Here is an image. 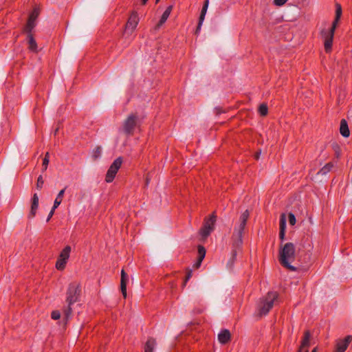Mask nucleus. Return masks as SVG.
Returning <instances> with one entry per match:
<instances>
[{"label": "nucleus", "instance_id": "47", "mask_svg": "<svg viewBox=\"0 0 352 352\" xmlns=\"http://www.w3.org/2000/svg\"><path fill=\"white\" fill-rule=\"evenodd\" d=\"M305 352H309V351H308V350H305Z\"/></svg>", "mask_w": 352, "mask_h": 352}, {"label": "nucleus", "instance_id": "9", "mask_svg": "<svg viewBox=\"0 0 352 352\" xmlns=\"http://www.w3.org/2000/svg\"><path fill=\"white\" fill-rule=\"evenodd\" d=\"M138 17L136 13H133L131 16L129 17L125 28V32L124 34H131L133 30L135 29V28L138 25Z\"/></svg>", "mask_w": 352, "mask_h": 352}, {"label": "nucleus", "instance_id": "40", "mask_svg": "<svg viewBox=\"0 0 352 352\" xmlns=\"http://www.w3.org/2000/svg\"><path fill=\"white\" fill-rule=\"evenodd\" d=\"M191 276H192V271H191V270H190V271L188 272V274H187L186 277V280H185V281H184V284H183V287H184V286L186 285V282H187V281H188V280L191 278Z\"/></svg>", "mask_w": 352, "mask_h": 352}, {"label": "nucleus", "instance_id": "11", "mask_svg": "<svg viewBox=\"0 0 352 352\" xmlns=\"http://www.w3.org/2000/svg\"><path fill=\"white\" fill-rule=\"evenodd\" d=\"M322 36L324 39V49L327 52H329L332 46V42L333 38V35L328 33V32L325 30H322L321 31Z\"/></svg>", "mask_w": 352, "mask_h": 352}, {"label": "nucleus", "instance_id": "5", "mask_svg": "<svg viewBox=\"0 0 352 352\" xmlns=\"http://www.w3.org/2000/svg\"><path fill=\"white\" fill-rule=\"evenodd\" d=\"M71 247L67 245L60 252L58 258L56 263V267L57 270H63L65 269L67 261L69 257Z\"/></svg>", "mask_w": 352, "mask_h": 352}, {"label": "nucleus", "instance_id": "19", "mask_svg": "<svg viewBox=\"0 0 352 352\" xmlns=\"http://www.w3.org/2000/svg\"><path fill=\"white\" fill-rule=\"evenodd\" d=\"M340 132L341 135L345 138L349 137L350 135L347 122L344 119H342L340 122Z\"/></svg>", "mask_w": 352, "mask_h": 352}, {"label": "nucleus", "instance_id": "6", "mask_svg": "<svg viewBox=\"0 0 352 352\" xmlns=\"http://www.w3.org/2000/svg\"><path fill=\"white\" fill-rule=\"evenodd\" d=\"M122 159L120 157H118L110 166V167L107 173V175H106V182H107L109 183L113 180L118 169L120 168V167L122 164Z\"/></svg>", "mask_w": 352, "mask_h": 352}, {"label": "nucleus", "instance_id": "16", "mask_svg": "<svg viewBox=\"0 0 352 352\" xmlns=\"http://www.w3.org/2000/svg\"><path fill=\"white\" fill-rule=\"evenodd\" d=\"M286 229V217L285 214H282L280 219V232L279 237L281 240L285 238V232Z\"/></svg>", "mask_w": 352, "mask_h": 352}, {"label": "nucleus", "instance_id": "44", "mask_svg": "<svg viewBox=\"0 0 352 352\" xmlns=\"http://www.w3.org/2000/svg\"><path fill=\"white\" fill-rule=\"evenodd\" d=\"M148 0H142V4H145Z\"/></svg>", "mask_w": 352, "mask_h": 352}, {"label": "nucleus", "instance_id": "35", "mask_svg": "<svg viewBox=\"0 0 352 352\" xmlns=\"http://www.w3.org/2000/svg\"><path fill=\"white\" fill-rule=\"evenodd\" d=\"M60 317V314L58 311H53L52 312V318L54 320H58Z\"/></svg>", "mask_w": 352, "mask_h": 352}, {"label": "nucleus", "instance_id": "32", "mask_svg": "<svg viewBox=\"0 0 352 352\" xmlns=\"http://www.w3.org/2000/svg\"><path fill=\"white\" fill-rule=\"evenodd\" d=\"M338 21H336V19L335 18V19L333 22V24H332V27L328 33L331 34V35H334L335 30L336 28Z\"/></svg>", "mask_w": 352, "mask_h": 352}, {"label": "nucleus", "instance_id": "27", "mask_svg": "<svg viewBox=\"0 0 352 352\" xmlns=\"http://www.w3.org/2000/svg\"><path fill=\"white\" fill-rule=\"evenodd\" d=\"M36 21L33 20L32 19H28L26 27H25V31L27 33H30L31 31L33 30V28L36 25Z\"/></svg>", "mask_w": 352, "mask_h": 352}, {"label": "nucleus", "instance_id": "20", "mask_svg": "<svg viewBox=\"0 0 352 352\" xmlns=\"http://www.w3.org/2000/svg\"><path fill=\"white\" fill-rule=\"evenodd\" d=\"M28 45H29V49L32 52H36L37 51V44L36 43V41L32 36L30 33H28Z\"/></svg>", "mask_w": 352, "mask_h": 352}, {"label": "nucleus", "instance_id": "17", "mask_svg": "<svg viewBox=\"0 0 352 352\" xmlns=\"http://www.w3.org/2000/svg\"><path fill=\"white\" fill-rule=\"evenodd\" d=\"M242 235L243 234L239 235V234L233 233V250H236L237 251L241 248L243 243Z\"/></svg>", "mask_w": 352, "mask_h": 352}, {"label": "nucleus", "instance_id": "30", "mask_svg": "<svg viewBox=\"0 0 352 352\" xmlns=\"http://www.w3.org/2000/svg\"><path fill=\"white\" fill-rule=\"evenodd\" d=\"M49 164V153H47L45 154V156L43 159V170H45L47 168V165Z\"/></svg>", "mask_w": 352, "mask_h": 352}, {"label": "nucleus", "instance_id": "37", "mask_svg": "<svg viewBox=\"0 0 352 352\" xmlns=\"http://www.w3.org/2000/svg\"><path fill=\"white\" fill-rule=\"evenodd\" d=\"M287 0H274V3L275 5L281 6L284 5Z\"/></svg>", "mask_w": 352, "mask_h": 352}, {"label": "nucleus", "instance_id": "39", "mask_svg": "<svg viewBox=\"0 0 352 352\" xmlns=\"http://www.w3.org/2000/svg\"><path fill=\"white\" fill-rule=\"evenodd\" d=\"M55 210L56 209H54V206H53L47 216V218L46 220L47 221H49L50 220V219L52 218V217L54 215Z\"/></svg>", "mask_w": 352, "mask_h": 352}, {"label": "nucleus", "instance_id": "4", "mask_svg": "<svg viewBox=\"0 0 352 352\" xmlns=\"http://www.w3.org/2000/svg\"><path fill=\"white\" fill-rule=\"evenodd\" d=\"M217 217L212 214L210 218L206 219L204 227L200 231L201 235L204 239H206L214 228V223Z\"/></svg>", "mask_w": 352, "mask_h": 352}, {"label": "nucleus", "instance_id": "38", "mask_svg": "<svg viewBox=\"0 0 352 352\" xmlns=\"http://www.w3.org/2000/svg\"><path fill=\"white\" fill-rule=\"evenodd\" d=\"M205 16H206V14L201 12L198 23H200V25L203 24L204 19H205Z\"/></svg>", "mask_w": 352, "mask_h": 352}, {"label": "nucleus", "instance_id": "28", "mask_svg": "<svg viewBox=\"0 0 352 352\" xmlns=\"http://www.w3.org/2000/svg\"><path fill=\"white\" fill-rule=\"evenodd\" d=\"M342 14V8L341 6L338 3L336 4V21H339Z\"/></svg>", "mask_w": 352, "mask_h": 352}, {"label": "nucleus", "instance_id": "14", "mask_svg": "<svg viewBox=\"0 0 352 352\" xmlns=\"http://www.w3.org/2000/svg\"><path fill=\"white\" fill-rule=\"evenodd\" d=\"M126 280H127V274L122 270L121 272L120 289H121L122 294L124 298L126 297Z\"/></svg>", "mask_w": 352, "mask_h": 352}, {"label": "nucleus", "instance_id": "1", "mask_svg": "<svg viewBox=\"0 0 352 352\" xmlns=\"http://www.w3.org/2000/svg\"><path fill=\"white\" fill-rule=\"evenodd\" d=\"M296 257V252L294 243L288 242L284 244L279 252V261L280 264L285 268L296 271V267L292 265Z\"/></svg>", "mask_w": 352, "mask_h": 352}, {"label": "nucleus", "instance_id": "46", "mask_svg": "<svg viewBox=\"0 0 352 352\" xmlns=\"http://www.w3.org/2000/svg\"><path fill=\"white\" fill-rule=\"evenodd\" d=\"M316 351H317V348H315V349L312 351V352H316Z\"/></svg>", "mask_w": 352, "mask_h": 352}, {"label": "nucleus", "instance_id": "7", "mask_svg": "<svg viewBox=\"0 0 352 352\" xmlns=\"http://www.w3.org/2000/svg\"><path fill=\"white\" fill-rule=\"evenodd\" d=\"M137 124V117L131 114L130 115L123 123V131L127 134L130 135L133 133L135 126Z\"/></svg>", "mask_w": 352, "mask_h": 352}, {"label": "nucleus", "instance_id": "34", "mask_svg": "<svg viewBox=\"0 0 352 352\" xmlns=\"http://www.w3.org/2000/svg\"><path fill=\"white\" fill-rule=\"evenodd\" d=\"M289 222L292 226L295 225L296 222V219L294 214L291 212L289 213Z\"/></svg>", "mask_w": 352, "mask_h": 352}, {"label": "nucleus", "instance_id": "13", "mask_svg": "<svg viewBox=\"0 0 352 352\" xmlns=\"http://www.w3.org/2000/svg\"><path fill=\"white\" fill-rule=\"evenodd\" d=\"M231 334L230 331L227 329L222 330L219 334H218V340L221 344H226L230 340Z\"/></svg>", "mask_w": 352, "mask_h": 352}, {"label": "nucleus", "instance_id": "3", "mask_svg": "<svg viewBox=\"0 0 352 352\" xmlns=\"http://www.w3.org/2000/svg\"><path fill=\"white\" fill-rule=\"evenodd\" d=\"M278 294L276 292H270L267 293L266 297L261 300L259 305V314L266 315L272 308L274 302L277 300Z\"/></svg>", "mask_w": 352, "mask_h": 352}, {"label": "nucleus", "instance_id": "8", "mask_svg": "<svg viewBox=\"0 0 352 352\" xmlns=\"http://www.w3.org/2000/svg\"><path fill=\"white\" fill-rule=\"evenodd\" d=\"M250 213L248 210L244 211L239 218V225L234 228V233L243 234V230L246 226L247 221L249 218Z\"/></svg>", "mask_w": 352, "mask_h": 352}, {"label": "nucleus", "instance_id": "10", "mask_svg": "<svg viewBox=\"0 0 352 352\" xmlns=\"http://www.w3.org/2000/svg\"><path fill=\"white\" fill-rule=\"evenodd\" d=\"M351 340L352 336H347L344 339L338 340L335 352H344Z\"/></svg>", "mask_w": 352, "mask_h": 352}, {"label": "nucleus", "instance_id": "31", "mask_svg": "<svg viewBox=\"0 0 352 352\" xmlns=\"http://www.w3.org/2000/svg\"><path fill=\"white\" fill-rule=\"evenodd\" d=\"M38 10L36 8H34L32 12L30 14L29 18L36 21L38 16Z\"/></svg>", "mask_w": 352, "mask_h": 352}, {"label": "nucleus", "instance_id": "29", "mask_svg": "<svg viewBox=\"0 0 352 352\" xmlns=\"http://www.w3.org/2000/svg\"><path fill=\"white\" fill-rule=\"evenodd\" d=\"M259 113L261 116H265L267 113V107L265 104H262L259 107Z\"/></svg>", "mask_w": 352, "mask_h": 352}, {"label": "nucleus", "instance_id": "43", "mask_svg": "<svg viewBox=\"0 0 352 352\" xmlns=\"http://www.w3.org/2000/svg\"><path fill=\"white\" fill-rule=\"evenodd\" d=\"M150 179L148 177H146V185H148L149 183Z\"/></svg>", "mask_w": 352, "mask_h": 352}, {"label": "nucleus", "instance_id": "48", "mask_svg": "<svg viewBox=\"0 0 352 352\" xmlns=\"http://www.w3.org/2000/svg\"><path fill=\"white\" fill-rule=\"evenodd\" d=\"M160 0H156V3H157Z\"/></svg>", "mask_w": 352, "mask_h": 352}, {"label": "nucleus", "instance_id": "25", "mask_svg": "<svg viewBox=\"0 0 352 352\" xmlns=\"http://www.w3.org/2000/svg\"><path fill=\"white\" fill-rule=\"evenodd\" d=\"M102 154V147L101 146H96L94 148L91 153V157L94 160H96L98 159Z\"/></svg>", "mask_w": 352, "mask_h": 352}, {"label": "nucleus", "instance_id": "36", "mask_svg": "<svg viewBox=\"0 0 352 352\" xmlns=\"http://www.w3.org/2000/svg\"><path fill=\"white\" fill-rule=\"evenodd\" d=\"M208 4H209L208 0H206L205 3L204 4V6L201 9V13L206 14L207 10L208 8Z\"/></svg>", "mask_w": 352, "mask_h": 352}, {"label": "nucleus", "instance_id": "15", "mask_svg": "<svg viewBox=\"0 0 352 352\" xmlns=\"http://www.w3.org/2000/svg\"><path fill=\"white\" fill-rule=\"evenodd\" d=\"M198 254L199 257L197 261L193 265V267L196 269L200 267L201 263L206 255V250L202 245L198 246Z\"/></svg>", "mask_w": 352, "mask_h": 352}, {"label": "nucleus", "instance_id": "45", "mask_svg": "<svg viewBox=\"0 0 352 352\" xmlns=\"http://www.w3.org/2000/svg\"><path fill=\"white\" fill-rule=\"evenodd\" d=\"M58 129H56L55 130V131H54V134H55V135H56V133L58 132Z\"/></svg>", "mask_w": 352, "mask_h": 352}, {"label": "nucleus", "instance_id": "18", "mask_svg": "<svg viewBox=\"0 0 352 352\" xmlns=\"http://www.w3.org/2000/svg\"><path fill=\"white\" fill-rule=\"evenodd\" d=\"M172 9H173L172 6H168L166 9V10L164 12L162 16H161L160 21L157 24L156 28H159L161 25H162V24H164L166 22V21L167 20V19L168 18V16L171 12Z\"/></svg>", "mask_w": 352, "mask_h": 352}, {"label": "nucleus", "instance_id": "23", "mask_svg": "<svg viewBox=\"0 0 352 352\" xmlns=\"http://www.w3.org/2000/svg\"><path fill=\"white\" fill-rule=\"evenodd\" d=\"M65 188L61 190L57 195L56 198L54 203V206H53L54 209L57 208L59 206V205L60 204L63 197V195H64V193H65Z\"/></svg>", "mask_w": 352, "mask_h": 352}, {"label": "nucleus", "instance_id": "33", "mask_svg": "<svg viewBox=\"0 0 352 352\" xmlns=\"http://www.w3.org/2000/svg\"><path fill=\"white\" fill-rule=\"evenodd\" d=\"M43 183H44V181L43 179V177L41 175H40L38 177V179H37V183H36V188L40 190L42 187H43Z\"/></svg>", "mask_w": 352, "mask_h": 352}, {"label": "nucleus", "instance_id": "12", "mask_svg": "<svg viewBox=\"0 0 352 352\" xmlns=\"http://www.w3.org/2000/svg\"><path fill=\"white\" fill-rule=\"evenodd\" d=\"M38 197L37 194H34L33 197L32 199V204H31V209L29 214L30 218H33L36 212V210L38 206Z\"/></svg>", "mask_w": 352, "mask_h": 352}, {"label": "nucleus", "instance_id": "24", "mask_svg": "<svg viewBox=\"0 0 352 352\" xmlns=\"http://www.w3.org/2000/svg\"><path fill=\"white\" fill-rule=\"evenodd\" d=\"M333 165L331 163L327 164L322 168L318 173V175H326L333 168Z\"/></svg>", "mask_w": 352, "mask_h": 352}, {"label": "nucleus", "instance_id": "2", "mask_svg": "<svg viewBox=\"0 0 352 352\" xmlns=\"http://www.w3.org/2000/svg\"><path fill=\"white\" fill-rule=\"evenodd\" d=\"M80 293L81 289L79 284H69L66 298L67 306L64 309V315L67 320L69 319L72 314V305L79 300Z\"/></svg>", "mask_w": 352, "mask_h": 352}, {"label": "nucleus", "instance_id": "42", "mask_svg": "<svg viewBox=\"0 0 352 352\" xmlns=\"http://www.w3.org/2000/svg\"><path fill=\"white\" fill-rule=\"evenodd\" d=\"M261 151L260 150L259 151H258L256 154H255V158L256 160H258L259 158V156L261 155Z\"/></svg>", "mask_w": 352, "mask_h": 352}, {"label": "nucleus", "instance_id": "22", "mask_svg": "<svg viewBox=\"0 0 352 352\" xmlns=\"http://www.w3.org/2000/svg\"><path fill=\"white\" fill-rule=\"evenodd\" d=\"M155 344V340L153 338L148 339L144 346V352H153Z\"/></svg>", "mask_w": 352, "mask_h": 352}, {"label": "nucleus", "instance_id": "26", "mask_svg": "<svg viewBox=\"0 0 352 352\" xmlns=\"http://www.w3.org/2000/svg\"><path fill=\"white\" fill-rule=\"evenodd\" d=\"M311 335L309 331L305 332L304 338L302 341L301 347L300 349H303L304 347H307L309 345V340H310Z\"/></svg>", "mask_w": 352, "mask_h": 352}, {"label": "nucleus", "instance_id": "41", "mask_svg": "<svg viewBox=\"0 0 352 352\" xmlns=\"http://www.w3.org/2000/svg\"><path fill=\"white\" fill-rule=\"evenodd\" d=\"M201 25H200V23H198V25H197V29L195 30V34H198L199 33V32L201 30Z\"/></svg>", "mask_w": 352, "mask_h": 352}, {"label": "nucleus", "instance_id": "21", "mask_svg": "<svg viewBox=\"0 0 352 352\" xmlns=\"http://www.w3.org/2000/svg\"><path fill=\"white\" fill-rule=\"evenodd\" d=\"M236 255H237L236 250H232L231 257L227 263V268L228 270H231L233 268L234 263V261L236 258Z\"/></svg>", "mask_w": 352, "mask_h": 352}]
</instances>
